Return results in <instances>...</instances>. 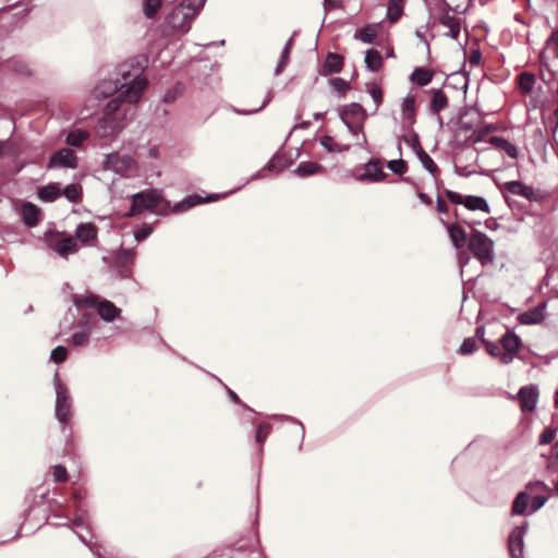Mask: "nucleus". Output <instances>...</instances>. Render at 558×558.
I'll return each mask as SVG.
<instances>
[{"label":"nucleus","instance_id":"e2e57ef3","mask_svg":"<svg viewBox=\"0 0 558 558\" xmlns=\"http://www.w3.org/2000/svg\"><path fill=\"white\" fill-rule=\"evenodd\" d=\"M442 193L446 195L447 199L451 204L463 206V199H464L465 195H463L457 191H452V190L445 189V187H442Z\"/></svg>","mask_w":558,"mask_h":558},{"label":"nucleus","instance_id":"473e14b6","mask_svg":"<svg viewBox=\"0 0 558 558\" xmlns=\"http://www.w3.org/2000/svg\"><path fill=\"white\" fill-rule=\"evenodd\" d=\"M380 24L381 22L365 24L355 31L353 38L365 45L377 44V34Z\"/></svg>","mask_w":558,"mask_h":558},{"label":"nucleus","instance_id":"1a4fd4ad","mask_svg":"<svg viewBox=\"0 0 558 558\" xmlns=\"http://www.w3.org/2000/svg\"><path fill=\"white\" fill-rule=\"evenodd\" d=\"M101 168L105 171H112L116 174L123 175L126 172L137 169L136 160L129 154L120 155L118 151H111L104 156Z\"/></svg>","mask_w":558,"mask_h":558},{"label":"nucleus","instance_id":"3c124183","mask_svg":"<svg viewBox=\"0 0 558 558\" xmlns=\"http://www.w3.org/2000/svg\"><path fill=\"white\" fill-rule=\"evenodd\" d=\"M530 497L526 492H520L512 504V514H524L527 509Z\"/></svg>","mask_w":558,"mask_h":558},{"label":"nucleus","instance_id":"09e8293b","mask_svg":"<svg viewBox=\"0 0 558 558\" xmlns=\"http://www.w3.org/2000/svg\"><path fill=\"white\" fill-rule=\"evenodd\" d=\"M403 131L409 134V137L407 138L403 135H400V136H398L399 142H405L415 155H416V151L424 149L421 145L420 135L416 131H414L413 128L411 130H403Z\"/></svg>","mask_w":558,"mask_h":558},{"label":"nucleus","instance_id":"37998d69","mask_svg":"<svg viewBox=\"0 0 558 558\" xmlns=\"http://www.w3.org/2000/svg\"><path fill=\"white\" fill-rule=\"evenodd\" d=\"M405 0H388L386 20L396 23L404 13Z\"/></svg>","mask_w":558,"mask_h":558},{"label":"nucleus","instance_id":"a878e982","mask_svg":"<svg viewBox=\"0 0 558 558\" xmlns=\"http://www.w3.org/2000/svg\"><path fill=\"white\" fill-rule=\"evenodd\" d=\"M386 167L393 174L400 175L399 179L392 180V183L403 182L414 186L415 189L418 187V184L414 181L413 178L404 175L408 172L409 166L408 162L402 157L386 161Z\"/></svg>","mask_w":558,"mask_h":558},{"label":"nucleus","instance_id":"c85d7f7f","mask_svg":"<svg viewBox=\"0 0 558 558\" xmlns=\"http://www.w3.org/2000/svg\"><path fill=\"white\" fill-rule=\"evenodd\" d=\"M75 236L74 239L77 242L82 243V245H90L98 236V228L93 222H80L75 228Z\"/></svg>","mask_w":558,"mask_h":558},{"label":"nucleus","instance_id":"2eb2a0df","mask_svg":"<svg viewBox=\"0 0 558 558\" xmlns=\"http://www.w3.org/2000/svg\"><path fill=\"white\" fill-rule=\"evenodd\" d=\"M547 305V300L539 302L536 306L520 313L517 317L518 322L525 326H534L543 323L546 318Z\"/></svg>","mask_w":558,"mask_h":558},{"label":"nucleus","instance_id":"5fc2aeb1","mask_svg":"<svg viewBox=\"0 0 558 558\" xmlns=\"http://www.w3.org/2000/svg\"><path fill=\"white\" fill-rule=\"evenodd\" d=\"M536 84V76L534 73L524 72L521 75L520 89L523 94H531Z\"/></svg>","mask_w":558,"mask_h":558},{"label":"nucleus","instance_id":"4be33fe9","mask_svg":"<svg viewBox=\"0 0 558 558\" xmlns=\"http://www.w3.org/2000/svg\"><path fill=\"white\" fill-rule=\"evenodd\" d=\"M336 111L342 123L350 121L349 118H360V121H366L369 116L363 105L356 101L340 105L336 108Z\"/></svg>","mask_w":558,"mask_h":558},{"label":"nucleus","instance_id":"4468645a","mask_svg":"<svg viewBox=\"0 0 558 558\" xmlns=\"http://www.w3.org/2000/svg\"><path fill=\"white\" fill-rule=\"evenodd\" d=\"M499 130L498 125L495 123H486L482 129L473 132L471 135L466 136L462 141H450L449 146L452 149L464 150L469 147L470 143L476 144L484 141L486 134L492 132H497Z\"/></svg>","mask_w":558,"mask_h":558},{"label":"nucleus","instance_id":"0eeeda50","mask_svg":"<svg viewBox=\"0 0 558 558\" xmlns=\"http://www.w3.org/2000/svg\"><path fill=\"white\" fill-rule=\"evenodd\" d=\"M495 182H496L497 187L500 191L504 190L509 194L524 197L525 199H527L529 202H532V203L533 202L542 203V202L546 201L548 197L547 192H545L541 189H536L532 185H527L521 180H511V181L505 182L504 184H500L497 181H495Z\"/></svg>","mask_w":558,"mask_h":558},{"label":"nucleus","instance_id":"69168bd1","mask_svg":"<svg viewBox=\"0 0 558 558\" xmlns=\"http://www.w3.org/2000/svg\"><path fill=\"white\" fill-rule=\"evenodd\" d=\"M78 538L81 539L82 543H84L87 547H89V549L97 556V557H100V546L97 545L96 543H93L92 538L93 536L90 535L89 538L82 534L81 532H76Z\"/></svg>","mask_w":558,"mask_h":558},{"label":"nucleus","instance_id":"de8ad7c7","mask_svg":"<svg viewBox=\"0 0 558 558\" xmlns=\"http://www.w3.org/2000/svg\"><path fill=\"white\" fill-rule=\"evenodd\" d=\"M416 158L421 162L422 167L433 177L439 171L437 163L434 159L427 154L425 149L416 151Z\"/></svg>","mask_w":558,"mask_h":558},{"label":"nucleus","instance_id":"bf43d9fd","mask_svg":"<svg viewBox=\"0 0 558 558\" xmlns=\"http://www.w3.org/2000/svg\"><path fill=\"white\" fill-rule=\"evenodd\" d=\"M489 354L501 364L511 363L517 356L518 351H488Z\"/></svg>","mask_w":558,"mask_h":558},{"label":"nucleus","instance_id":"a211bd4d","mask_svg":"<svg viewBox=\"0 0 558 558\" xmlns=\"http://www.w3.org/2000/svg\"><path fill=\"white\" fill-rule=\"evenodd\" d=\"M344 65V58L337 53L329 51L326 53L324 62L318 65L317 74L327 77L331 74H339Z\"/></svg>","mask_w":558,"mask_h":558},{"label":"nucleus","instance_id":"8fccbe9b","mask_svg":"<svg viewBox=\"0 0 558 558\" xmlns=\"http://www.w3.org/2000/svg\"><path fill=\"white\" fill-rule=\"evenodd\" d=\"M161 8V0H142L143 15L148 20H154Z\"/></svg>","mask_w":558,"mask_h":558},{"label":"nucleus","instance_id":"f3484780","mask_svg":"<svg viewBox=\"0 0 558 558\" xmlns=\"http://www.w3.org/2000/svg\"><path fill=\"white\" fill-rule=\"evenodd\" d=\"M550 45H555L554 54H555V58L558 59V28H554L551 31L550 35L547 37V39L545 41V47L541 50V52L538 54V61H539L542 69H546L550 73V78L548 81L545 78L544 74L541 75V80L546 84H549L550 81L554 80V77L556 75V72L550 70L549 62H548L547 47H549Z\"/></svg>","mask_w":558,"mask_h":558},{"label":"nucleus","instance_id":"49530a36","mask_svg":"<svg viewBox=\"0 0 558 558\" xmlns=\"http://www.w3.org/2000/svg\"><path fill=\"white\" fill-rule=\"evenodd\" d=\"M499 340L501 349H522V339L514 331L507 330Z\"/></svg>","mask_w":558,"mask_h":558},{"label":"nucleus","instance_id":"2f4dec72","mask_svg":"<svg viewBox=\"0 0 558 558\" xmlns=\"http://www.w3.org/2000/svg\"><path fill=\"white\" fill-rule=\"evenodd\" d=\"M101 296L87 291L85 294L71 293V301L77 310H96Z\"/></svg>","mask_w":558,"mask_h":558},{"label":"nucleus","instance_id":"79ce46f5","mask_svg":"<svg viewBox=\"0 0 558 558\" xmlns=\"http://www.w3.org/2000/svg\"><path fill=\"white\" fill-rule=\"evenodd\" d=\"M198 205H199L198 194L192 193V194L184 196L182 199L175 202L171 207V211L177 215L184 214Z\"/></svg>","mask_w":558,"mask_h":558},{"label":"nucleus","instance_id":"603ef678","mask_svg":"<svg viewBox=\"0 0 558 558\" xmlns=\"http://www.w3.org/2000/svg\"><path fill=\"white\" fill-rule=\"evenodd\" d=\"M110 276L119 280L133 278V266H108Z\"/></svg>","mask_w":558,"mask_h":558},{"label":"nucleus","instance_id":"6e6552de","mask_svg":"<svg viewBox=\"0 0 558 558\" xmlns=\"http://www.w3.org/2000/svg\"><path fill=\"white\" fill-rule=\"evenodd\" d=\"M46 245L60 257H68L78 251V244L71 236H62L57 230L48 229L44 233Z\"/></svg>","mask_w":558,"mask_h":558},{"label":"nucleus","instance_id":"393cba45","mask_svg":"<svg viewBox=\"0 0 558 558\" xmlns=\"http://www.w3.org/2000/svg\"><path fill=\"white\" fill-rule=\"evenodd\" d=\"M401 118L402 130H411L416 123V100L409 94L402 99Z\"/></svg>","mask_w":558,"mask_h":558},{"label":"nucleus","instance_id":"6ab92c4d","mask_svg":"<svg viewBox=\"0 0 558 558\" xmlns=\"http://www.w3.org/2000/svg\"><path fill=\"white\" fill-rule=\"evenodd\" d=\"M439 222L447 231L451 245L457 251L462 250L468 245L470 235H468L466 231L462 227L457 223H449L444 218H439Z\"/></svg>","mask_w":558,"mask_h":558},{"label":"nucleus","instance_id":"864d4df0","mask_svg":"<svg viewBox=\"0 0 558 558\" xmlns=\"http://www.w3.org/2000/svg\"><path fill=\"white\" fill-rule=\"evenodd\" d=\"M185 90V86L183 83L181 82H177L172 87L168 88L163 96H162V101L165 104H172L174 102L178 97L183 94V92Z\"/></svg>","mask_w":558,"mask_h":558},{"label":"nucleus","instance_id":"7c9ffc66","mask_svg":"<svg viewBox=\"0 0 558 558\" xmlns=\"http://www.w3.org/2000/svg\"><path fill=\"white\" fill-rule=\"evenodd\" d=\"M36 196L41 203H53L61 197V183L48 182L37 187Z\"/></svg>","mask_w":558,"mask_h":558},{"label":"nucleus","instance_id":"dca6fc26","mask_svg":"<svg viewBox=\"0 0 558 558\" xmlns=\"http://www.w3.org/2000/svg\"><path fill=\"white\" fill-rule=\"evenodd\" d=\"M293 163L291 157L281 154L280 151L275 153L266 165L252 175V180H256L264 177L265 171H277L281 172L290 168Z\"/></svg>","mask_w":558,"mask_h":558},{"label":"nucleus","instance_id":"e433bc0d","mask_svg":"<svg viewBox=\"0 0 558 558\" xmlns=\"http://www.w3.org/2000/svg\"><path fill=\"white\" fill-rule=\"evenodd\" d=\"M298 34H299V31H294L292 33L291 37L286 41V44L281 50L279 60L277 62V65L275 68V71H274V74L276 76L281 74L284 71L288 63L290 62V56H291V51H292V47H293V40Z\"/></svg>","mask_w":558,"mask_h":558},{"label":"nucleus","instance_id":"052dcab7","mask_svg":"<svg viewBox=\"0 0 558 558\" xmlns=\"http://www.w3.org/2000/svg\"><path fill=\"white\" fill-rule=\"evenodd\" d=\"M471 111L477 112L480 117H486V116L489 114L488 112H483L480 109L478 104L475 102L473 105H464V106L459 108V110H458V118H459V120L464 119L466 116L470 114Z\"/></svg>","mask_w":558,"mask_h":558},{"label":"nucleus","instance_id":"5701e85b","mask_svg":"<svg viewBox=\"0 0 558 558\" xmlns=\"http://www.w3.org/2000/svg\"><path fill=\"white\" fill-rule=\"evenodd\" d=\"M527 531V523H524L520 526H515L508 539L509 551L512 558H524V542L523 537Z\"/></svg>","mask_w":558,"mask_h":558},{"label":"nucleus","instance_id":"cd10ccee","mask_svg":"<svg viewBox=\"0 0 558 558\" xmlns=\"http://www.w3.org/2000/svg\"><path fill=\"white\" fill-rule=\"evenodd\" d=\"M426 93L430 95L428 102V112L430 116H438V113L449 106V98L442 92V87H433L427 89Z\"/></svg>","mask_w":558,"mask_h":558},{"label":"nucleus","instance_id":"774afa93","mask_svg":"<svg viewBox=\"0 0 558 558\" xmlns=\"http://www.w3.org/2000/svg\"><path fill=\"white\" fill-rule=\"evenodd\" d=\"M547 468L550 471H558V440L555 442L551 454L548 459Z\"/></svg>","mask_w":558,"mask_h":558},{"label":"nucleus","instance_id":"f8f14e48","mask_svg":"<svg viewBox=\"0 0 558 558\" xmlns=\"http://www.w3.org/2000/svg\"><path fill=\"white\" fill-rule=\"evenodd\" d=\"M361 169L363 171L356 177L359 181L378 183L388 178V173L380 168V160L375 157H371L366 162L362 163Z\"/></svg>","mask_w":558,"mask_h":558},{"label":"nucleus","instance_id":"423d86ee","mask_svg":"<svg viewBox=\"0 0 558 558\" xmlns=\"http://www.w3.org/2000/svg\"><path fill=\"white\" fill-rule=\"evenodd\" d=\"M99 325L98 318L93 313H83L80 319L73 324L68 342L74 347L86 345L92 331Z\"/></svg>","mask_w":558,"mask_h":558},{"label":"nucleus","instance_id":"ea45409f","mask_svg":"<svg viewBox=\"0 0 558 558\" xmlns=\"http://www.w3.org/2000/svg\"><path fill=\"white\" fill-rule=\"evenodd\" d=\"M61 196L71 204H80L83 201L84 192L81 183L71 182L61 187Z\"/></svg>","mask_w":558,"mask_h":558},{"label":"nucleus","instance_id":"ddd939ff","mask_svg":"<svg viewBox=\"0 0 558 558\" xmlns=\"http://www.w3.org/2000/svg\"><path fill=\"white\" fill-rule=\"evenodd\" d=\"M135 257V248H129L120 245L109 255H104L101 259L108 266H134Z\"/></svg>","mask_w":558,"mask_h":558},{"label":"nucleus","instance_id":"9d476101","mask_svg":"<svg viewBox=\"0 0 558 558\" xmlns=\"http://www.w3.org/2000/svg\"><path fill=\"white\" fill-rule=\"evenodd\" d=\"M13 207L20 213L21 221L26 228H35L44 218L41 208L31 201L24 199L20 207L17 202H14Z\"/></svg>","mask_w":558,"mask_h":558},{"label":"nucleus","instance_id":"f03ea898","mask_svg":"<svg viewBox=\"0 0 558 558\" xmlns=\"http://www.w3.org/2000/svg\"><path fill=\"white\" fill-rule=\"evenodd\" d=\"M468 247L483 267L493 264L496 258L494 240L476 228L471 230Z\"/></svg>","mask_w":558,"mask_h":558},{"label":"nucleus","instance_id":"9b49d317","mask_svg":"<svg viewBox=\"0 0 558 558\" xmlns=\"http://www.w3.org/2000/svg\"><path fill=\"white\" fill-rule=\"evenodd\" d=\"M77 167V156L72 149L66 147L57 149L47 161V169H76Z\"/></svg>","mask_w":558,"mask_h":558},{"label":"nucleus","instance_id":"58836bf2","mask_svg":"<svg viewBox=\"0 0 558 558\" xmlns=\"http://www.w3.org/2000/svg\"><path fill=\"white\" fill-rule=\"evenodd\" d=\"M463 206L470 211L480 210L485 214L490 213V206H489L487 199L484 196H480V195H472V194L465 195V197L463 199Z\"/></svg>","mask_w":558,"mask_h":558},{"label":"nucleus","instance_id":"a18cd8bd","mask_svg":"<svg viewBox=\"0 0 558 558\" xmlns=\"http://www.w3.org/2000/svg\"><path fill=\"white\" fill-rule=\"evenodd\" d=\"M328 84L339 98H344L351 89L350 82L340 76L330 77Z\"/></svg>","mask_w":558,"mask_h":558},{"label":"nucleus","instance_id":"338daca9","mask_svg":"<svg viewBox=\"0 0 558 558\" xmlns=\"http://www.w3.org/2000/svg\"><path fill=\"white\" fill-rule=\"evenodd\" d=\"M52 476L56 482L63 483L68 481V471L61 464H56L52 468Z\"/></svg>","mask_w":558,"mask_h":558},{"label":"nucleus","instance_id":"bb28decb","mask_svg":"<svg viewBox=\"0 0 558 558\" xmlns=\"http://www.w3.org/2000/svg\"><path fill=\"white\" fill-rule=\"evenodd\" d=\"M437 22L448 28V32L445 34V36L451 38L452 40H458L462 29V24H465V20L454 17L453 15L447 14L446 12H440L437 17Z\"/></svg>","mask_w":558,"mask_h":558},{"label":"nucleus","instance_id":"4c0bfd02","mask_svg":"<svg viewBox=\"0 0 558 558\" xmlns=\"http://www.w3.org/2000/svg\"><path fill=\"white\" fill-rule=\"evenodd\" d=\"M365 70L368 72H378L384 65V57L378 49L371 47L365 51Z\"/></svg>","mask_w":558,"mask_h":558},{"label":"nucleus","instance_id":"a19ab883","mask_svg":"<svg viewBox=\"0 0 558 558\" xmlns=\"http://www.w3.org/2000/svg\"><path fill=\"white\" fill-rule=\"evenodd\" d=\"M90 134L87 130L81 128L71 129L65 135V143L73 148H80L82 144L89 138Z\"/></svg>","mask_w":558,"mask_h":558},{"label":"nucleus","instance_id":"f704fd0d","mask_svg":"<svg viewBox=\"0 0 558 558\" xmlns=\"http://www.w3.org/2000/svg\"><path fill=\"white\" fill-rule=\"evenodd\" d=\"M325 171V167L318 162L312 160L301 161L293 170L292 173L298 178H307L322 173Z\"/></svg>","mask_w":558,"mask_h":558},{"label":"nucleus","instance_id":"39448f33","mask_svg":"<svg viewBox=\"0 0 558 558\" xmlns=\"http://www.w3.org/2000/svg\"><path fill=\"white\" fill-rule=\"evenodd\" d=\"M56 390L54 415L58 422L66 425L72 416V398L68 387L60 380L58 372L53 376Z\"/></svg>","mask_w":558,"mask_h":558},{"label":"nucleus","instance_id":"20e7f679","mask_svg":"<svg viewBox=\"0 0 558 558\" xmlns=\"http://www.w3.org/2000/svg\"><path fill=\"white\" fill-rule=\"evenodd\" d=\"M195 20L179 3L165 16L162 29L169 35L187 34Z\"/></svg>","mask_w":558,"mask_h":558},{"label":"nucleus","instance_id":"c03bdc74","mask_svg":"<svg viewBox=\"0 0 558 558\" xmlns=\"http://www.w3.org/2000/svg\"><path fill=\"white\" fill-rule=\"evenodd\" d=\"M365 92L371 96L375 104V110L372 112V114H375L384 102L383 89L375 81H371L365 83Z\"/></svg>","mask_w":558,"mask_h":558},{"label":"nucleus","instance_id":"13d9d810","mask_svg":"<svg viewBox=\"0 0 558 558\" xmlns=\"http://www.w3.org/2000/svg\"><path fill=\"white\" fill-rule=\"evenodd\" d=\"M364 122L365 121H359V122H351V121H345V123H342L347 130L349 131V133L353 136H359L360 134L362 135V144H366L367 142V138H366V135L364 134Z\"/></svg>","mask_w":558,"mask_h":558},{"label":"nucleus","instance_id":"b1692460","mask_svg":"<svg viewBox=\"0 0 558 558\" xmlns=\"http://www.w3.org/2000/svg\"><path fill=\"white\" fill-rule=\"evenodd\" d=\"M98 320L101 319L105 323H113L121 319L122 310L117 306L112 301L101 298L97 305Z\"/></svg>","mask_w":558,"mask_h":558},{"label":"nucleus","instance_id":"680f3d73","mask_svg":"<svg viewBox=\"0 0 558 558\" xmlns=\"http://www.w3.org/2000/svg\"><path fill=\"white\" fill-rule=\"evenodd\" d=\"M17 151V146L10 138L0 140V158L4 156H13Z\"/></svg>","mask_w":558,"mask_h":558},{"label":"nucleus","instance_id":"4d7b16f0","mask_svg":"<svg viewBox=\"0 0 558 558\" xmlns=\"http://www.w3.org/2000/svg\"><path fill=\"white\" fill-rule=\"evenodd\" d=\"M154 232L151 225L142 222L138 228L133 231L134 239L137 243L147 240Z\"/></svg>","mask_w":558,"mask_h":558},{"label":"nucleus","instance_id":"0e129e2a","mask_svg":"<svg viewBox=\"0 0 558 558\" xmlns=\"http://www.w3.org/2000/svg\"><path fill=\"white\" fill-rule=\"evenodd\" d=\"M484 335H485V327L484 326H478V327H476L475 335L473 337H475L476 340H481L482 343L485 345V349H500L493 341L486 340L484 338Z\"/></svg>","mask_w":558,"mask_h":558},{"label":"nucleus","instance_id":"c756f323","mask_svg":"<svg viewBox=\"0 0 558 558\" xmlns=\"http://www.w3.org/2000/svg\"><path fill=\"white\" fill-rule=\"evenodd\" d=\"M495 149L505 151L511 159H518L520 150L517 145L509 142L505 136L493 135L486 140Z\"/></svg>","mask_w":558,"mask_h":558},{"label":"nucleus","instance_id":"7ed1b4c3","mask_svg":"<svg viewBox=\"0 0 558 558\" xmlns=\"http://www.w3.org/2000/svg\"><path fill=\"white\" fill-rule=\"evenodd\" d=\"M163 201V191L159 187H148L130 195L131 205L124 217L132 218L143 215Z\"/></svg>","mask_w":558,"mask_h":558},{"label":"nucleus","instance_id":"6e6d98bb","mask_svg":"<svg viewBox=\"0 0 558 558\" xmlns=\"http://www.w3.org/2000/svg\"><path fill=\"white\" fill-rule=\"evenodd\" d=\"M448 78H450V80L459 78V81L462 82L461 92L464 95L468 93L469 85H470V72L464 70V65L460 70L450 73L448 75Z\"/></svg>","mask_w":558,"mask_h":558},{"label":"nucleus","instance_id":"72a5a7b5","mask_svg":"<svg viewBox=\"0 0 558 558\" xmlns=\"http://www.w3.org/2000/svg\"><path fill=\"white\" fill-rule=\"evenodd\" d=\"M1 68L10 70L17 75L32 76L33 71L29 69L27 62L20 57H11L1 62Z\"/></svg>","mask_w":558,"mask_h":558},{"label":"nucleus","instance_id":"aec40b11","mask_svg":"<svg viewBox=\"0 0 558 558\" xmlns=\"http://www.w3.org/2000/svg\"><path fill=\"white\" fill-rule=\"evenodd\" d=\"M120 87L118 86L117 82L113 77L110 78H104L99 81L94 89H93V97L97 100H105L107 98L116 99L120 96Z\"/></svg>","mask_w":558,"mask_h":558},{"label":"nucleus","instance_id":"412c9836","mask_svg":"<svg viewBox=\"0 0 558 558\" xmlns=\"http://www.w3.org/2000/svg\"><path fill=\"white\" fill-rule=\"evenodd\" d=\"M521 411L532 412L536 409L538 401V388L535 385L523 386L517 393Z\"/></svg>","mask_w":558,"mask_h":558},{"label":"nucleus","instance_id":"c9c22d12","mask_svg":"<svg viewBox=\"0 0 558 558\" xmlns=\"http://www.w3.org/2000/svg\"><path fill=\"white\" fill-rule=\"evenodd\" d=\"M434 71L426 66H415L409 75V81L418 87H425L432 83Z\"/></svg>","mask_w":558,"mask_h":558},{"label":"nucleus","instance_id":"f257e3e1","mask_svg":"<svg viewBox=\"0 0 558 558\" xmlns=\"http://www.w3.org/2000/svg\"><path fill=\"white\" fill-rule=\"evenodd\" d=\"M146 57L137 58L119 64L116 69V77L120 87V96L116 99H109L104 106L102 116L98 120L99 132L104 136L117 135L125 126L124 120L126 113L122 111L124 104H133L141 99L142 93L148 84L144 70L147 66Z\"/></svg>","mask_w":558,"mask_h":558}]
</instances>
